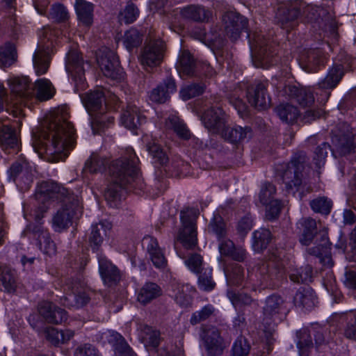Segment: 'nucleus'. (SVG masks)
Listing matches in <instances>:
<instances>
[{
    "instance_id": "obj_1",
    "label": "nucleus",
    "mask_w": 356,
    "mask_h": 356,
    "mask_svg": "<svg viewBox=\"0 0 356 356\" xmlns=\"http://www.w3.org/2000/svg\"><path fill=\"white\" fill-rule=\"evenodd\" d=\"M66 111H58L51 120L48 133L34 137L33 145L36 152L43 147L47 154L55 155L56 161L63 160L67 154L65 152L74 141V129L67 120Z\"/></svg>"
},
{
    "instance_id": "obj_2",
    "label": "nucleus",
    "mask_w": 356,
    "mask_h": 356,
    "mask_svg": "<svg viewBox=\"0 0 356 356\" xmlns=\"http://www.w3.org/2000/svg\"><path fill=\"white\" fill-rule=\"evenodd\" d=\"M138 158L132 149H127V156L115 161L109 168L110 184L105 191V197L111 206L120 200L123 186L138 175Z\"/></svg>"
},
{
    "instance_id": "obj_3",
    "label": "nucleus",
    "mask_w": 356,
    "mask_h": 356,
    "mask_svg": "<svg viewBox=\"0 0 356 356\" xmlns=\"http://www.w3.org/2000/svg\"><path fill=\"white\" fill-rule=\"evenodd\" d=\"M82 101L90 115H92V113L99 111L95 115L91 122V127L94 133L104 129L107 126L106 125V121L108 125L113 122V117L104 115L106 108L102 106L104 98L102 90H97L94 92L86 94L85 96L82 97Z\"/></svg>"
},
{
    "instance_id": "obj_4",
    "label": "nucleus",
    "mask_w": 356,
    "mask_h": 356,
    "mask_svg": "<svg viewBox=\"0 0 356 356\" xmlns=\"http://www.w3.org/2000/svg\"><path fill=\"white\" fill-rule=\"evenodd\" d=\"M197 216L198 211L194 209H186L181 212L182 228L178 239L186 249H192L197 245L195 220Z\"/></svg>"
},
{
    "instance_id": "obj_5",
    "label": "nucleus",
    "mask_w": 356,
    "mask_h": 356,
    "mask_svg": "<svg viewBox=\"0 0 356 356\" xmlns=\"http://www.w3.org/2000/svg\"><path fill=\"white\" fill-rule=\"evenodd\" d=\"M202 121L209 132L220 134L226 126L227 116L220 108L212 107L204 113Z\"/></svg>"
},
{
    "instance_id": "obj_6",
    "label": "nucleus",
    "mask_w": 356,
    "mask_h": 356,
    "mask_svg": "<svg viewBox=\"0 0 356 356\" xmlns=\"http://www.w3.org/2000/svg\"><path fill=\"white\" fill-rule=\"evenodd\" d=\"M163 44L160 40L149 42L143 49L140 63L145 67H153L159 65L163 58Z\"/></svg>"
},
{
    "instance_id": "obj_7",
    "label": "nucleus",
    "mask_w": 356,
    "mask_h": 356,
    "mask_svg": "<svg viewBox=\"0 0 356 356\" xmlns=\"http://www.w3.org/2000/svg\"><path fill=\"white\" fill-rule=\"evenodd\" d=\"M83 63L80 55L76 51H72L67 55L66 70L76 82V87L80 86L81 89L85 88Z\"/></svg>"
},
{
    "instance_id": "obj_8",
    "label": "nucleus",
    "mask_w": 356,
    "mask_h": 356,
    "mask_svg": "<svg viewBox=\"0 0 356 356\" xmlns=\"http://www.w3.org/2000/svg\"><path fill=\"white\" fill-rule=\"evenodd\" d=\"M97 63L103 74L113 79L120 78L121 69L116 55L108 51L97 57Z\"/></svg>"
},
{
    "instance_id": "obj_9",
    "label": "nucleus",
    "mask_w": 356,
    "mask_h": 356,
    "mask_svg": "<svg viewBox=\"0 0 356 356\" xmlns=\"http://www.w3.org/2000/svg\"><path fill=\"white\" fill-rule=\"evenodd\" d=\"M227 35L232 40H236L241 31L246 27V19L235 13H228L223 16Z\"/></svg>"
},
{
    "instance_id": "obj_10",
    "label": "nucleus",
    "mask_w": 356,
    "mask_h": 356,
    "mask_svg": "<svg viewBox=\"0 0 356 356\" xmlns=\"http://www.w3.org/2000/svg\"><path fill=\"white\" fill-rule=\"evenodd\" d=\"M142 245L147 250L149 259L155 267L160 268L165 266L166 259L156 238L150 236H145L142 241Z\"/></svg>"
},
{
    "instance_id": "obj_11",
    "label": "nucleus",
    "mask_w": 356,
    "mask_h": 356,
    "mask_svg": "<svg viewBox=\"0 0 356 356\" xmlns=\"http://www.w3.org/2000/svg\"><path fill=\"white\" fill-rule=\"evenodd\" d=\"M247 98L252 106L261 110L267 108L270 102V97L266 93V87L261 83L248 90Z\"/></svg>"
},
{
    "instance_id": "obj_12",
    "label": "nucleus",
    "mask_w": 356,
    "mask_h": 356,
    "mask_svg": "<svg viewBox=\"0 0 356 356\" xmlns=\"http://www.w3.org/2000/svg\"><path fill=\"white\" fill-rule=\"evenodd\" d=\"M203 339L210 356L219 355L225 348L222 339L220 337L218 330L211 327L204 332Z\"/></svg>"
},
{
    "instance_id": "obj_13",
    "label": "nucleus",
    "mask_w": 356,
    "mask_h": 356,
    "mask_svg": "<svg viewBox=\"0 0 356 356\" xmlns=\"http://www.w3.org/2000/svg\"><path fill=\"white\" fill-rule=\"evenodd\" d=\"M40 314L49 323H61L67 319L64 309H60L49 302H43L38 306Z\"/></svg>"
},
{
    "instance_id": "obj_14",
    "label": "nucleus",
    "mask_w": 356,
    "mask_h": 356,
    "mask_svg": "<svg viewBox=\"0 0 356 356\" xmlns=\"http://www.w3.org/2000/svg\"><path fill=\"white\" fill-rule=\"evenodd\" d=\"M170 295L181 306H188L192 300V293L194 289L188 284H183L174 281L170 284Z\"/></svg>"
},
{
    "instance_id": "obj_15",
    "label": "nucleus",
    "mask_w": 356,
    "mask_h": 356,
    "mask_svg": "<svg viewBox=\"0 0 356 356\" xmlns=\"http://www.w3.org/2000/svg\"><path fill=\"white\" fill-rule=\"evenodd\" d=\"M99 269L101 277L106 285L111 286L120 279V272L104 256L98 257Z\"/></svg>"
},
{
    "instance_id": "obj_16",
    "label": "nucleus",
    "mask_w": 356,
    "mask_h": 356,
    "mask_svg": "<svg viewBox=\"0 0 356 356\" xmlns=\"http://www.w3.org/2000/svg\"><path fill=\"white\" fill-rule=\"evenodd\" d=\"M121 124L130 130L137 129L145 122V117L140 114L136 106H128L120 118Z\"/></svg>"
},
{
    "instance_id": "obj_17",
    "label": "nucleus",
    "mask_w": 356,
    "mask_h": 356,
    "mask_svg": "<svg viewBox=\"0 0 356 356\" xmlns=\"http://www.w3.org/2000/svg\"><path fill=\"white\" fill-rule=\"evenodd\" d=\"M11 92L20 97H28L33 92L30 81L26 76H10L7 80Z\"/></svg>"
},
{
    "instance_id": "obj_18",
    "label": "nucleus",
    "mask_w": 356,
    "mask_h": 356,
    "mask_svg": "<svg viewBox=\"0 0 356 356\" xmlns=\"http://www.w3.org/2000/svg\"><path fill=\"white\" fill-rule=\"evenodd\" d=\"M176 91L175 83L172 79H167L154 88L149 95V99L156 103H164L170 94Z\"/></svg>"
},
{
    "instance_id": "obj_19",
    "label": "nucleus",
    "mask_w": 356,
    "mask_h": 356,
    "mask_svg": "<svg viewBox=\"0 0 356 356\" xmlns=\"http://www.w3.org/2000/svg\"><path fill=\"white\" fill-rule=\"evenodd\" d=\"M0 146L8 153L18 151V140L13 130L8 125H3L0 129Z\"/></svg>"
},
{
    "instance_id": "obj_20",
    "label": "nucleus",
    "mask_w": 356,
    "mask_h": 356,
    "mask_svg": "<svg viewBox=\"0 0 356 356\" xmlns=\"http://www.w3.org/2000/svg\"><path fill=\"white\" fill-rule=\"evenodd\" d=\"M298 229L302 232L300 238V243L304 245H309L312 242L317 233L316 221L312 218H302L298 223Z\"/></svg>"
},
{
    "instance_id": "obj_21",
    "label": "nucleus",
    "mask_w": 356,
    "mask_h": 356,
    "mask_svg": "<svg viewBox=\"0 0 356 356\" xmlns=\"http://www.w3.org/2000/svg\"><path fill=\"white\" fill-rule=\"evenodd\" d=\"M111 229V225L107 221H101L99 223L92 225L91 234L89 238L90 243L93 249H97L102 243L104 238Z\"/></svg>"
},
{
    "instance_id": "obj_22",
    "label": "nucleus",
    "mask_w": 356,
    "mask_h": 356,
    "mask_svg": "<svg viewBox=\"0 0 356 356\" xmlns=\"http://www.w3.org/2000/svg\"><path fill=\"white\" fill-rule=\"evenodd\" d=\"M283 303L282 299L276 296L268 297L266 301V305L264 307V321L266 324H270L269 321L272 319L275 321L277 318V314L281 310V307Z\"/></svg>"
},
{
    "instance_id": "obj_23",
    "label": "nucleus",
    "mask_w": 356,
    "mask_h": 356,
    "mask_svg": "<svg viewBox=\"0 0 356 356\" xmlns=\"http://www.w3.org/2000/svg\"><path fill=\"white\" fill-rule=\"evenodd\" d=\"M74 6L79 21L84 26H90L93 22L92 5L85 0H76Z\"/></svg>"
},
{
    "instance_id": "obj_24",
    "label": "nucleus",
    "mask_w": 356,
    "mask_h": 356,
    "mask_svg": "<svg viewBox=\"0 0 356 356\" xmlns=\"http://www.w3.org/2000/svg\"><path fill=\"white\" fill-rule=\"evenodd\" d=\"M74 215V209L70 206L58 210L53 218V227L55 231L61 232L70 224Z\"/></svg>"
},
{
    "instance_id": "obj_25",
    "label": "nucleus",
    "mask_w": 356,
    "mask_h": 356,
    "mask_svg": "<svg viewBox=\"0 0 356 356\" xmlns=\"http://www.w3.org/2000/svg\"><path fill=\"white\" fill-rule=\"evenodd\" d=\"M220 135L231 143H239L248 137H250L251 131L248 127H236L234 128L225 127Z\"/></svg>"
},
{
    "instance_id": "obj_26",
    "label": "nucleus",
    "mask_w": 356,
    "mask_h": 356,
    "mask_svg": "<svg viewBox=\"0 0 356 356\" xmlns=\"http://www.w3.org/2000/svg\"><path fill=\"white\" fill-rule=\"evenodd\" d=\"M49 51L39 45L33 55V66L37 75L47 72L49 68Z\"/></svg>"
},
{
    "instance_id": "obj_27",
    "label": "nucleus",
    "mask_w": 356,
    "mask_h": 356,
    "mask_svg": "<svg viewBox=\"0 0 356 356\" xmlns=\"http://www.w3.org/2000/svg\"><path fill=\"white\" fill-rule=\"evenodd\" d=\"M161 294L160 287L155 283H146L138 292L137 299L142 304H147Z\"/></svg>"
},
{
    "instance_id": "obj_28",
    "label": "nucleus",
    "mask_w": 356,
    "mask_h": 356,
    "mask_svg": "<svg viewBox=\"0 0 356 356\" xmlns=\"http://www.w3.org/2000/svg\"><path fill=\"white\" fill-rule=\"evenodd\" d=\"M60 192V187L52 181L41 182L37 187L36 197L40 200L53 197Z\"/></svg>"
},
{
    "instance_id": "obj_29",
    "label": "nucleus",
    "mask_w": 356,
    "mask_h": 356,
    "mask_svg": "<svg viewBox=\"0 0 356 356\" xmlns=\"http://www.w3.org/2000/svg\"><path fill=\"white\" fill-rule=\"evenodd\" d=\"M45 332L47 339L55 346L67 342L74 336V332L71 330L58 331L54 327H49Z\"/></svg>"
},
{
    "instance_id": "obj_30",
    "label": "nucleus",
    "mask_w": 356,
    "mask_h": 356,
    "mask_svg": "<svg viewBox=\"0 0 356 356\" xmlns=\"http://www.w3.org/2000/svg\"><path fill=\"white\" fill-rule=\"evenodd\" d=\"M181 15L184 18L201 22L207 20L211 15L210 12L204 8L194 6L182 9Z\"/></svg>"
},
{
    "instance_id": "obj_31",
    "label": "nucleus",
    "mask_w": 356,
    "mask_h": 356,
    "mask_svg": "<svg viewBox=\"0 0 356 356\" xmlns=\"http://www.w3.org/2000/svg\"><path fill=\"white\" fill-rule=\"evenodd\" d=\"M37 98L41 101H45L51 98L54 94V89L51 82L46 79H40L35 81Z\"/></svg>"
},
{
    "instance_id": "obj_32",
    "label": "nucleus",
    "mask_w": 356,
    "mask_h": 356,
    "mask_svg": "<svg viewBox=\"0 0 356 356\" xmlns=\"http://www.w3.org/2000/svg\"><path fill=\"white\" fill-rule=\"evenodd\" d=\"M290 91L298 103L303 106H309L314 102V97L310 88H298L296 86H293L290 88Z\"/></svg>"
},
{
    "instance_id": "obj_33",
    "label": "nucleus",
    "mask_w": 356,
    "mask_h": 356,
    "mask_svg": "<svg viewBox=\"0 0 356 356\" xmlns=\"http://www.w3.org/2000/svg\"><path fill=\"white\" fill-rule=\"evenodd\" d=\"M277 111L280 119L286 123L294 122L300 115L297 108L289 104L279 106Z\"/></svg>"
},
{
    "instance_id": "obj_34",
    "label": "nucleus",
    "mask_w": 356,
    "mask_h": 356,
    "mask_svg": "<svg viewBox=\"0 0 356 356\" xmlns=\"http://www.w3.org/2000/svg\"><path fill=\"white\" fill-rule=\"evenodd\" d=\"M165 126L168 129H173L179 137L184 139L189 138V131L176 115L169 118L165 122Z\"/></svg>"
},
{
    "instance_id": "obj_35",
    "label": "nucleus",
    "mask_w": 356,
    "mask_h": 356,
    "mask_svg": "<svg viewBox=\"0 0 356 356\" xmlns=\"http://www.w3.org/2000/svg\"><path fill=\"white\" fill-rule=\"evenodd\" d=\"M16 60V51L15 47L11 44H6L0 49V65L9 67Z\"/></svg>"
},
{
    "instance_id": "obj_36",
    "label": "nucleus",
    "mask_w": 356,
    "mask_h": 356,
    "mask_svg": "<svg viewBox=\"0 0 356 356\" xmlns=\"http://www.w3.org/2000/svg\"><path fill=\"white\" fill-rule=\"evenodd\" d=\"M0 282L7 292L15 291L16 282L14 272L8 268L0 269Z\"/></svg>"
},
{
    "instance_id": "obj_37",
    "label": "nucleus",
    "mask_w": 356,
    "mask_h": 356,
    "mask_svg": "<svg viewBox=\"0 0 356 356\" xmlns=\"http://www.w3.org/2000/svg\"><path fill=\"white\" fill-rule=\"evenodd\" d=\"M302 168V165L296 163L295 161H291L288 165L287 169L284 173L283 179L286 181V184L291 186V183L294 185L298 184L299 179V172Z\"/></svg>"
},
{
    "instance_id": "obj_38",
    "label": "nucleus",
    "mask_w": 356,
    "mask_h": 356,
    "mask_svg": "<svg viewBox=\"0 0 356 356\" xmlns=\"http://www.w3.org/2000/svg\"><path fill=\"white\" fill-rule=\"evenodd\" d=\"M40 249L46 254L53 255L56 252V247L51 240L49 234L45 232H41L38 236Z\"/></svg>"
},
{
    "instance_id": "obj_39",
    "label": "nucleus",
    "mask_w": 356,
    "mask_h": 356,
    "mask_svg": "<svg viewBox=\"0 0 356 356\" xmlns=\"http://www.w3.org/2000/svg\"><path fill=\"white\" fill-rule=\"evenodd\" d=\"M105 160L97 154L93 153L85 163V170L91 173L102 171L105 167Z\"/></svg>"
},
{
    "instance_id": "obj_40",
    "label": "nucleus",
    "mask_w": 356,
    "mask_h": 356,
    "mask_svg": "<svg viewBox=\"0 0 356 356\" xmlns=\"http://www.w3.org/2000/svg\"><path fill=\"white\" fill-rule=\"evenodd\" d=\"M250 350V346L247 339L243 337H239L233 344L232 356H248Z\"/></svg>"
},
{
    "instance_id": "obj_41",
    "label": "nucleus",
    "mask_w": 356,
    "mask_h": 356,
    "mask_svg": "<svg viewBox=\"0 0 356 356\" xmlns=\"http://www.w3.org/2000/svg\"><path fill=\"white\" fill-rule=\"evenodd\" d=\"M147 150L152 155L154 162L163 165L168 161V156L165 152L156 143H152L147 146Z\"/></svg>"
},
{
    "instance_id": "obj_42",
    "label": "nucleus",
    "mask_w": 356,
    "mask_h": 356,
    "mask_svg": "<svg viewBox=\"0 0 356 356\" xmlns=\"http://www.w3.org/2000/svg\"><path fill=\"white\" fill-rule=\"evenodd\" d=\"M310 206L314 211L327 215L330 212L332 204L327 198L319 197L312 200Z\"/></svg>"
},
{
    "instance_id": "obj_43",
    "label": "nucleus",
    "mask_w": 356,
    "mask_h": 356,
    "mask_svg": "<svg viewBox=\"0 0 356 356\" xmlns=\"http://www.w3.org/2000/svg\"><path fill=\"white\" fill-rule=\"evenodd\" d=\"M341 68L336 67L331 70L327 76L325 77L322 86L323 88H334L341 79Z\"/></svg>"
},
{
    "instance_id": "obj_44",
    "label": "nucleus",
    "mask_w": 356,
    "mask_h": 356,
    "mask_svg": "<svg viewBox=\"0 0 356 356\" xmlns=\"http://www.w3.org/2000/svg\"><path fill=\"white\" fill-rule=\"evenodd\" d=\"M204 88L197 84L189 85L184 87L180 91V96L183 100H188L201 95Z\"/></svg>"
},
{
    "instance_id": "obj_45",
    "label": "nucleus",
    "mask_w": 356,
    "mask_h": 356,
    "mask_svg": "<svg viewBox=\"0 0 356 356\" xmlns=\"http://www.w3.org/2000/svg\"><path fill=\"white\" fill-rule=\"evenodd\" d=\"M140 42V36L136 29H130L127 31L124 36V44L129 50L137 46Z\"/></svg>"
},
{
    "instance_id": "obj_46",
    "label": "nucleus",
    "mask_w": 356,
    "mask_h": 356,
    "mask_svg": "<svg viewBox=\"0 0 356 356\" xmlns=\"http://www.w3.org/2000/svg\"><path fill=\"white\" fill-rule=\"evenodd\" d=\"M138 16V10L133 5H128L120 13V19L127 24L134 22Z\"/></svg>"
},
{
    "instance_id": "obj_47",
    "label": "nucleus",
    "mask_w": 356,
    "mask_h": 356,
    "mask_svg": "<svg viewBox=\"0 0 356 356\" xmlns=\"http://www.w3.org/2000/svg\"><path fill=\"white\" fill-rule=\"evenodd\" d=\"M213 311L214 309L211 305L205 306L200 311L193 314L191 318V323L193 325H195L206 320L213 314Z\"/></svg>"
},
{
    "instance_id": "obj_48",
    "label": "nucleus",
    "mask_w": 356,
    "mask_h": 356,
    "mask_svg": "<svg viewBox=\"0 0 356 356\" xmlns=\"http://www.w3.org/2000/svg\"><path fill=\"white\" fill-rule=\"evenodd\" d=\"M295 301L300 302L307 309L312 308L314 305V296L309 291H307L305 293L298 292L295 296Z\"/></svg>"
},
{
    "instance_id": "obj_49",
    "label": "nucleus",
    "mask_w": 356,
    "mask_h": 356,
    "mask_svg": "<svg viewBox=\"0 0 356 356\" xmlns=\"http://www.w3.org/2000/svg\"><path fill=\"white\" fill-rule=\"evenodd\" d=\"M180 70L189 74L193 72V59L189 52L184 51L179 58Z\"/></svg>"
},
{
    "instance_id": "obj_50",
    "label": "nucleus",
    "mask_w": 356,
    "mask_h": 356,
    "mask_svg": "<svg viewBox=\"0 0 356 356\" xmlns=\"http://www.w3.org/2000/svg\"><path fill=\"white\" fill-rule=\"evenodd\" d=\"M276 192L275 187L270 184H268L264 188H263L259 194V200L260 202L266 205L269 203V202L275 200L273 197V195Z\"/></svg>"
},
{
    "instance_id": "obj_51",
    "label": "nucleus",
    "mask_w": 356,
    "mask_h": 356,
    "mask_svg": "<svg viewBox=\"0 0 356 356\" xmlns=\"http://www.w3.org/2000/svg\"><path fill=\"white\" fill-rule=\"evenodd\" d=\"M198 286L200 289L204 291H211L213 289L215 283L213 282L211 276V270H206L202 275H200L198 278Z\"/></svg>"
},
{
    "instance_id": "obj_52",
    "label": "nucleus",
    "mask_w": 356,
    "mask_h": 356,
    "mask_svg": "<svg viewBox=\"0 0 356 356\" xmlns=\"http://www.w3.org/2000/svg\"><path fill=\"white\" fill-rule=\"evenodd\" d=\"M266 216L270 220L277 218L280 212L281 204L277 200H273L266 204Z\"/></svg>"
},
{
    "instance_id": "obj_53",
    "label": "nucleus",
    "mask_w": 356,
    "mask_h": 356,
    "mask_svg": "<svg viewBox=\"0 0 356 356\" xmlns=\"http://www.w3.org/2000/svg\"><path fill=\"white\" fill-rule=\"evenodd\" d=\"M185 264L191 271L200 273L202 266V258L200 254H193L185 261Z\"/></svg>"
},
{
    "instance_id": "obj_54",
    "label": "nucleus",
    "mask_w": 356,
    "mask_h": 356,
    "mask_svg": "<svg viewBox=\"0 0 356 356\" xmlns=\"http://www.w3.org/2000/svg\"><path fill=\"white\" fill-rule=\"evenodd\" d=\"M68 17V13L65 8L62 5H54L52 6L50 17L56 21L60 22L66 19Z\"/></svg>"
},
{
    "instance_id": "obj_55",
    "label": "nucleus",
    "mask_w": 356,
    "mask_h": 356,
    "mask_svg": "<svg viewBox=\"0 0 356 356\" xmlns=\"http://www.w3.org/2000/svg\"><path fill=\"white\" fill-rule=\"evenodd\" d=\"M312 272L310 267H306L305 270H302L301 272L297 271V273H291L290 278L294 282H308L311 280Z\"/></svg>"
},
{
    "instance_id": "obj_56",
    "label": "nucleus",
    "mask_w": 356,
    "mask_h": 356,
    "mask_svg": "<svg viewBox=\"0 0 356 356\" xmlns=\"http://www.w3.org/2000/svg\"><path fill=\"white\" fill-rule=\"evenodd\" d=\"M74 356H100V355L94 346L86 344L76 348Z\"/></svg>"
},
{
    "instance_id": "obj_57",
    "label": "nucleus",
    "mask_w": 356,
    "mask_h": 356,
    "mask_svg": "<svg viewBox=\"0 0 356 356\" xmlns=\"http://www.w3.org/2000/svg\"><path fill=\"white\" fill-rule=\"evenodd\" d=\"M345 335L350 339H356V312L348 316V322L345 330Z\"/></svg>"
},
{
    "instance_id": "obj_58",
    "label": "nucleus",
    "mask_w": 356,
    "mask_h": 356,
    "mask_svg": "<svg viewBox=\"0 0 356 356\" xmlns=\"http://www.w3.org/2000/svg\"><path fill=\"white\" fill-rule=\"evenodd\" d=\"M252 227V219L250 216L247 214L238 221L237 225V230L241 235H244L250 231Z\"/></svg>"
},
{
    "instance_id": "obj_59",
    "label": "nucleus",
    "mask_w": 356,
    "mask_h": 356,
    "mask_svg": "<svg viewBox=\"0 0 356 356\" xmlns=\"http://www.w3.org/2000/svg\"><path fill=\"white\" fill-rule=\"evenodd\" d=\"M270 236V232L267 229L262 230L261 232H254V236L257 240V245H260L261 247L268 243Z\"/></svg>"
},
{
    "instance_id": "obj_60",
    "label": "nucleus",
    "mask_w": 356,
    "mask_h": 356,
    "mask_svg": "<svg viewBox=\"0 0 356 356\" xmlns=\"http://www.w3.org/2000/svg\"><path fill=\"white\" fill-rule=\"evenodd\" d=\"M71 299L75 300L74 304H72V303H66V304L64 303V304L67 307H82L84 305H86L89 300L88 297L87 296H86L85 294H83V295L79 296H74L70 295L68 298H66L67 300H71Z\"/></svg>"
},
{
    "instance_id": "obj_61",
    "label": "nucleus",
    "mask_w": 356,
    "mask_h": 356,
    "mask_svg": "<svg viewBox=\"0 0 356 356\" xmlns=\"http://www.w3.org/2000/svg\"><path fill=\"white\" fill-rule=\"evenodd\" d=\"M209 227L218 238H221L224 236L225 234V228L222 222H219V223L211 222Z\"/></svg>"
},
{
    "instance_id": "obj_62",
    "label": "nucleus",
    "mask_w": 356,
    "mask_h": 356,
    "mask_svg": "<svg viewBox=\"0 0 356 356\" xmlns=\"http://www.w3.org/2000/svg\"><path fill=\"white\" fill-rule=\"evenodd\" d=\"M219 250L221 254L229 255L235 250L234 243L229 240L222 241L219 245Z\"/></svg>"
},
{
    "instance_id": "obj_63",
    "label": "nucleus",
    "mask_w": 356,
    "mask_h": 356,
    "mask_svg": "<svg viewBox=\"0 0 356 356\" xmlns=\"http://www.w3.org/2000/svg\"><path fill=\"white\" fill-rule=\"evenodd\" d=\"M115 354L118 356H131V350L128 346H118L115 348Z\"/></svg>"
},
{
    "instance_id": "obj_64",
    "label": "nucleus",
    "mask_w": 356,
    "mask_h": 356,
    "mask_svg": "<svg viewBox=\"0 0 356 356\" xmlns=\"http://www.w3.org/2000/svg\"><path fill=\"white\" fill-rule=\"evenodd\" d=\"M322 114L323 112L321 110L308 111L305 113V118L307 119L308 121H311L320 118L322 115Z\"/></svg>"
}]
</instances>
